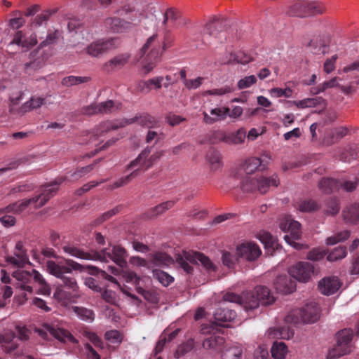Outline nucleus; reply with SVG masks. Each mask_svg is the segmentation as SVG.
Listing matches in <instances>:
<instances>
[{"mask_svg":"<svg viewBox=\"0 0 359 359\" xmlns=\"http://www.w3.org/2000/svg\"><path fill=\"white\" fill-rule=\"evenodd\" d=\"M46 270L50 274L60 279L62 282V284L60 287H57L55 292V294L60 298L71 300L79 296V287L72 274V271L82 272L85 270H87L90 275L99 276L104 280L115 283L124 294L131 296L129 292L121 287L115 278L94 266H83L73 259H63L57 262L53 260L47 261Z\"/></svg>","mask_w":359,"mask_h":359,"instance_id":"1","label":"nucleus"},{"mask_svg":"<svg viewBox=\"0 0 359 359\" xmlns=\"http://www.w3.org/2000/svg\"><path fill=\"white\" fill-rule=\"evenodd\" d=\"M164 29L162 44L158 39L157 34H154L147 40L140 50V55L142 57V69L144 74H149L156 66L160 61L163 51L172 46L173 37L167 28H164Z\"/></svg>","mask_w":359,"mask_h":359,"instance_id":"2","label":"nucleus"},{"mask_svg":"<svg viewBox=\"0 0 359 359\" xmlns=\"http://www.w3.org/2000/svg\"><path fill=\"white\" fill-rule=\"evenodd\" d=\"M225 302L243 305L246 311L257 309L260 304L266 306L275 302V297L266 286H256L253 290L246 292L242 296L227 292L223 297Z\"/></svg>","mask_w":359,"mask_h":359,"instance_id":"3","label":"nucleus"},{"mask_svg":"<svg viewBox=\"0 0 359 359\" xmlns=\"http://www.w3.org/2000/svg\"><path fill=\"white\" fill-rule=\"evenodd\" d=\"M66 180L67 177H60L51 183L42 185L40 187L39 194L32 198L25 199L20 202L9 205L6 208L7 212L20 214L29 205H32L35 208L42 207L50 198L55 195L60 184Z\"/></svg>","mask_w":359,"mask_h":359,"instance_id":"4","label":"nucleus"},{"mask_svg":"<svg viewBox=\"0 0 359 359\" xmlns=\"http://www.w3.org/2000/svg\"><path fill=\"white\" fill-rule=\"evenodd\" d=\"M13 276L18 281L17 287L29 293L33 292L32 283H36L39 286V292L48 296L50 294L51 289L43 276L36 270L31 271L17 269L13 272Z\"/></svg>","mask_w":359,"mask_h":359,"instance_id":"5","label":"nucleus"},{"mask_svg":"<svg viewBox=\"0 0 359 359\" xmlns=\"http://www.w3.org/2000/svg\"><path fill=\"white\" fill-rule=\"evenodd\" d=\"M135 122H137L140 126L148 128H154L157 124V121L154 117L148 114H144L139 116L126 119L123 123L111 121L102 122L93 129L92 135L95 139H98L111 130H117L126 125L132 124Z\"/></svg>","mask_w":359,"mask_h":359,"instance_id":"6","label":"nucleus"},{"mask_svg":"<svg viewBox=\"0 0 359 359\" xmlns=\"http://www.w3.org/2000/svg\"><path fill=\"white\" fill-rule=\"evenodd\" d=\"M236 176L240 179V187L244 192L259 191L263 194L267 192L271 186L277 187L279 184V180L276 175L270 177H252L249 175L243 173H237Z\"/></svg>","mask_w":359,"mask_h":359,"instance_id":"7","label":"nucleus"},{"mask_svg":"<svg viewBox=\"0 0 359 359\" xmlns=\"http://www.w3.org/2000/svg\"><path fill=\"white\" fill-rule=\"evenodd\" d=\"M176 262L187 273L193 272L191 264H198L199 263L208 273L217 271V266L208 257L198 252L184 250L177 255Z\"/></svg>","mask_w":359,"mask_h":359,"instance_id":"8","label":"nucleus"},{"mask_svg":"<svg viewBox=\"0 0 359 359\" xmlns=\"http://www.w3.org/2000/svg\"><path fill=\"white\" fill-rule=\"evenodd\" d=\"M320 318V307L314 302L306 304L301 309H293L285 316V321L288 324L313 323Z\"/></svg>","mask_w":359,"mask_h":359,"instance_id":"9","label":"nucleus"},{"mask_svg":"<svg viewBox=\"0 0 359 359\" xmlns=\"http://www.w3.org/2000/svg\"><path fill=\"white\" fill-rule=\"evenodd\" d=\"M325 9L320 2L299 0L290 4L287 13L291 16L304 18L322 14Z\"/></svg>","mask_w":359,"mask_h":359,"instance_id":"10","label":"nucleus"},{"mask_svg":"<svg viewBox=\"0 0 359 359\" xmlns=\"http://www.w3.org/2000/svg\"><path fill=\"white\" fill-rule=\"evenodd\" d=\"M97 254L100 258L95 259V260L100 262L111 260L121 268L125 267L127 264V251L120 245H114L112 248H104L100 252H97Z\"/></svg>","mask_w":359,"mask_h":359,"instance_id":"11","label":"nucleus"},{"mask_svg":"<svg viewBox=\"0 0 359 359\" xmlns=\"http://www.w3.org/2000/svg\"><path fill=\"white\" fill-rule=\"evenodd\" d=\"M301 224L297 221L291 219H286L280 224V228L284 232L288 233L284 236L285 241L295 249H302L303 245L297 243L295 241L299 240L302 235Z\"/></svg>","mask_w":359,"mask_h":359,"instance_id":"12","label":"nucleus"},{"mask_svg":"<svg viewBox=\"0 0 359 359\" xmlns=\"http://www.w3.org/2000/svg\"><path fill=\"white\" fill-rule=\"evenodd\" d=\"M36 331L44 339H48L50 335L63 342L76 343L77 341L69 331L48 323L44 324L42 328L37 329Z\"/></svg>","mask_w":359,"mask_h":359,"instance_id":"13","label":"nucleus"},{"mask_svg":"<svg viewBox=\"0 0 359 359\" xmlns=\"http://www.w3.org/2000/svg\"><path fill=\"white\" fill-rule=\"evenodd\" d=\"M342 81L340 77H334L329 81H326L323 83L319 84L317 86L312 87L310 92L313 95H318L322 92L325 91L328 88L338 87L346 95L352 94L355 92V88L354 83L359 85V79L355 81H351L348 86L340 85L339 82Z\"/></svg>","mask_w":359,"mask_h":359,"instance_id":"14","label":"nucleus"},{"mask_svg":"<svg viewBox=\"0 0 359 359\" xmlns=\"http://www.w3.org/2000/svg\"><path fill=\"white\" fill-rule=\"evenodd\" d=\"M128 20H126L117 16H110L104 20V26L110 32L123 33L132 28L133 22L137 20V18L131 15Z\"/></svg>","mask_w":359,"mask_h":359,"instance_id":"15","label":"nucleus"},{"mask_svg":"<svg viewBox=\"0 0 359 359\" xmlns=\"http://www.w3.org/2000/svg\"><path fill=\"white\" fill-rule=\"evenodd\" d=\"M358 185V180L355 182H340L332 178H323L318 184L319 189L325 194H330L340 188L344 189L347 191H353Z\"/></svg>","mask_w":359,"mask_h":359,"instance_id":"16","label":"nucleus"},{"mask_svg":"<svg viewBox=\"0 0 359 359\" xmlns=\"http://www.w3.org/2000/svg\"><path fill=\"white\" fill-rule=\"evenodd\" d=\"M114 47L115 44L113 39H99L87 46L85 50L90 56L99 57L109 50L114 49Z\"/></svg>","mask_w":359,"mask_h":359,"instance_id":"17","label":"nucleus"},{"mask_svg":"<svg viewBox=\"0 0 359 359\" xmlns=\"http://www.w3.org/2000/svg\"><path fill=\"white\" fill-rule=\"evenodd\" d=\"M313 273V266L307 262H299L289 269V273L299 282H307Z\"/></svg>","mask_w":359,"mask_h":359,"instance_id":"18","label":"nucleus"},{"mask_svg":"<svg viewBox=\"0 0 359 359\" xmlns=\"http://www.w3.org/2000/svg\"><path fill=\"white\" fill-rule=\"evenodd\" d=\"M262 254L259 247L252 243H243L236 248V256L239 259L255 261Z\"/></svg>","mask_w":359,"mask_h":359,"instance_id":"19","label":"nucleus"},{"mask_svg":"<svg viewBox=\"0 0 359 359\" xmlns=\"http://www.w3.org/2000/svg\"><path fill=\"white\" fill-rule=\"evenodd\" d=\"M346 331H339L337 335V344L331 349L327 355L328 359H334L339 358L344 355L348 354L352 351V344H344L342 337H348Z\"/></svg>","mask_w":359,"mask_h":359,"instance_id":"20","label":"nucleus"},{"mask_svg":"<svg viewBox=\"0 0 359 359\" xmlns=\"http://www.w3.org/2000/svg\"><path fill=\"white\" fill-rule=\"evenodd\" d=\"M37 43V37L36 34L32 33L27 34L22 30L17 31L13 37L12 41L8 46L17 45L22 49L29 50Z\"/></svg>","mask_w":359,"mask_h":359,"instance_id":"21","label":"nucleus"},{"mask_svg":"<svg viewBox=\"0 0 359 359\" xmlns=\"http://www.w3.org/2000/svg\"><path fill=\"white\" fill-rule=\"evenodd\" d=\"M224 22L216 19L206 24L202 41L205 45L212 43V38H217L218 34L224 29Z\"/></svg>","mask_w":359,"mask_h":359,"instance_id":"22","label":"nucleus"},{"mask_svg":"<svg viewBox=\"0 0 359 359\" xmlns=\"http://www.w3.org/2000/svg\"><path fill=\"white\" fill-rule=\"evenodd\" d=\"M114 102L112 100L100 102L99 104L93 103L81 108L82 114L92 116L95 114H109L114 111Z\"/></svg>","mask_w":359,"mask_h":359,"instance_id":"23","label":"nucleus"},{"mask_svg":"<svg viewBox=\"0 0 359 359\" xmlns=\"http://www.w3.org/2000/svg\"><path fill=\"white\" fill-rule=\"evenodd\" d=\"M6 262L18 268L23 267L29 262V257L26 250L24 248L23 243L18 241L13 252V256H8L6 259Z\"/></svg>","mask_w":359,"mask_h":359,"instance_id":"24","label":"nucleus"},{"mask_svg":"<svg viewBox=\"0 0 359 359\" xmlns=\"http://www.w3.org/2000/svg\"><path fill=\"white\" fill-rule=\"evenodd\" d=\"M226 302L224 300L222 305L216 309L214 313L215 322L212 323V326L215 324L216 325L225 327V325L222 324L223 323L231 322L236 317V311L233 309L226 306Z\"/></svg>","mask_w":359,"mask_h":359,"instance_id":"25","label":"nucleus"},{"mask_svg":"<svg viewBox=\"0 0 359 359\" xmlns=\"http://www.w3.org/2000/svg\"><path fill=\"white\" fill-rule=\"evenodd\" d=\"M225 339L223 337L219 335L217 332H213L212 334L205 337L203 341V347L206 350H210L214 353H219L223 350Z\"/></svg>","mask_w":359,"mask_h":359,"instance_id":"26","label":"nucleus"},{"mask_svg":"<svg viewBox=\"0 0 359 359\" xmlns=\"http://www.w3.org/2000/svg\"><path fill=\"white\" fill-rule=\"evenodd\" d=\"M273 285L276 291L283 294L292 293L296 288L295 281L286 274L277 276Z\"/></svg>","mask_w":359,"mask_h":359,"instance_id":"27","label":"nucleus"},{"mask_svg":"<svg viewBox=\"0 0 359 359\" xmlns=\"http://www.w3.org/2000/svg\"><path fill=\"white\" fill-rule=\"evenodd\" d=\"M62 249L65 253L81 259L95 260V259L100 258L99 255L97 254V252H85L71 243L64 244L62 246Z\"/></svg>","mask_w":359,"mask_h":359,"instance_id":"28","label":"nucleus"},{"mask_svg":"<svg viewBox=\"0 0 359 359\" xmlns=\"http://www.w3.org/2000/svg\"><path fill=\"white\" fill-rule=\"evenodd\" d=\"M210 115L203 112V121L207 124H212L215 122L224 121L229 113V108L227 107H217L212 109L210 111Z\"/></svg>","mask_w":359,"mask_h":359,"instance_id":"29","label":"nucleus"},{"mask_svg":"<svg viewBox=\"0 0 359 359\" xmlns=\"http://www.w3.org/2000/svg\"><path fill=\"white\" fill-rule=\"evenodd\" d=\"M340 287V283L337 277H327L322 279L318 283L320 292L325 295L335 293Z\"/></svg>","mask_w":359,"mask_h":359,"instance_id":"30","label":"nucleus"},{"mask_svg":"<svg viewBox=\"0 0 359 359\" xmlns=\"http://www.w3.org/2000/svg\"><path fill=\"white\" fill-rule=\"evenodd\" d=\"M259 168L264 170L266 166L262 164V161L259 158L251 157L248 158L241 166L237 173H243V175H250Z\"/></svg>","mask_w":359,"mask_h":359,"instance_id":"31","label":"nucleus"},{"mask_svg":"<svg viewBox=\"0 0 359 359\" xmlns=\"http://www.w3.org/2000/svg\"><path fill=\"white\" fill-rule=\"evenodd\" d=\"M151 151V147H147L142 152L138 155V156L132 161L127 166L126 170H133L136 168H140V170H142L144 172V169L147 166V158L149 156Z\"/></svg>","mask_w":359,"mask_h":359,"instance_id":"32","label":"nucleus"},{"mask_svg":"<svg viewBox=\"0 0 359 359\" xmlns=\"http://www.w3.org/2000/svg\"><path fill=\"white\" fill-rule=\"evenodd\" d=\"M130 57L128 53L118 55L106 62L104 67L108 71L120 69L128 63Z\"/></svg>","mask_w":359,"mask_h":359,"instance_id":"33","label":"nucleus"},{"mask_svg":"<svg viewBox=\"0 0 359 359\" xmlns=\"http://www.w3.org/2000/svg\"><path fill=\"white\" fill-rule=\"evenodd\" d=\"M150 264L158 266H169L173 263L172 258L165 252H156L149 255Z\"/></svg>","mask_w":359,"mask_h":359,"instance_id":"34","label":"nucleus"},{"mask_svg":"<svg viewBox=\"0 0 359 359\" xmlns=\"http://www.w3.org/2000/svg\"><path fill=\"white\" fill-rule=\"evenodd\" d=\"M57 8L48 9L42 11L40 14L37 15L32 21L31 26L33 28H36L40 26L46 25L50 18L55 14Z\"/></svg>","mask_w":359,"mask_h":359,"instance_id":"35","label":"nucleus"},{"mask_svg":"<svg viewBox=\"0 0 359 359\" xmlns=\"http://www.w3.org/2000/svg\"><path fill=\"white\" fill-rule=\"evenodd\" d=\"M246 131L243 128L238 130L235 133H226L224 143L227 144H238L244 142Z\"/></svg>","mask_w":359,"mask_h":359,"instance_id":"36","label":"nucleus"},{"mask_svg":"<svg viewBox=\"0 0 359 359\" xmlns=\"http://www.w3.org/2000/svg\"><path fill=\"white\" fill-rule=\"evenodd\" d=\"M206 160L209 163L211 170H217L222 168V155L219 151L211 149L206 155Z\"/></svg>","mask_w":359,"mask_h":359,"instance_id":"37","label":"nucleus"},{"mask_svg":"<svg viewBox=\"0 0 359 359\" xmlns=\"http://www.w3.org/2000/svg\"><path fill=\"white\" fill-rule=\"evenodd\" d=\"M344 220L348 222L359 223V203H355L343 211Z\"/></svg>","mask_w":359,"mask_h":359,"instance_id":"38","label":"nucleus"},{"mask_svg":"<svg viewBox=\"0 0 359 359\" xmlns=\"http://www.w3.org/2000/svg\"><path fill=\"white\" fill-rule=\"evenodd\" d=\"M122 276L126 283L135 285L136 286L137 292L146 297V294L148 292L138 286L140 278L136 274V273L131 271H123Z\"/></svg>","mask_w":359,"mask_h":359,"instance_id":"39","label":"nucleus"},{"mask_svg":"<svg viewBox=\"0 0 359 359\" xmlns=\"http://www.w3.org/2000/svg\"><path fill=\"white\" fill-rule=\"evenodd\" d=\"M34 52L30 53V57L32 59L30 62H26L24 65V71L26 74H30L33 72L38 70L43 67L44 65L43 58L37 57L34 58Z\"/></svg>","mask_w":359,"mask_h":359,"instance_id":"40","label":"nucleus"},{"mask_svg":"<svg viewBox=\"0 0 359 359\" xmlns=\"http://www.w3.org/2000/svg\"><path fill=\"white\" fill-rule=\"evenodd\" d=\"M296 106L298 108H306V107H314L317 106H320L321 107H325V100L321 97H318L315 98H306L302 100L294 102Z\"/></svg>","mask_w":359,"mask_h":359,"instance_id":"41","label":"nucleus"},{"mask_svg":"<svg viewBox=\"0 0 359 359\" xmlns=\"http://www.w3.org/2000/svg\"><path fill=\"white\" fill-rule=\"evenodd\" d=\"M243 348L240 346L225 347L222 351V359H241Z\"/></svg>","mask_w":359,"mask_h":359,"instance_id":"42","label":"nucleus"},{"mask_svg":"<svg viewBox=\"0 0 359 359\" xmlns=\"http://www.w3.org/2000/svg\"><path fill=\"white\" fill-rule=\"evenodd\" d=\"M294 207L297 210L302 212H311L319 208L318 204L311 199L301 200L296 203Z\"/></svg>","mask_w":359,"mask_h":359,"instance_id":"43","label":"nucleus"},{"mask_svg":"<svg viewBox=\"0 0 359 359\" xmlns=\"http://www.w3.org/2000/svg\"><path fill=\"white\" fill-rule=\"evenodd\" d=\"M140 168H136L129 175L121 177L119 180L116 181L111 184H109L107 187V190H114L115 189L119 188L124 185L128 184L133 178L136 177L139 175Z\"/></svg>","mask_w":359,"mask_h":359,"instance_id":"44","label":"nucleus"},{"mask_svg":"<svg viewBox=\"0 0 359 359\" xmlns=\"http://www.w3.org/2000/svg\"><path fill=\"white\" fill-rule=\"evenodd\" d=\"M45 103V99L41 97H32L21 107L23 112H27L31 110L38 109Z\"/></svg>","mask_w":359,"mask_h":359,"instance_id":"45","label":"nucleus"},{"mask_svg":"<svg viewBox=\"0 0 359 359\" xmlns=\"http://www.w3.org/2000/svg\"><path fill=\"white\" fill-rule=\"evenodd\" d=\"M271 355L276 359H283L287 352V347L283 342L276 341L271 347Z\"/></svg>","mask_w":359,"mask_h":359,"instance_id":"46","label":"nucleus"},{"mask_svg":"<svg viewBox=\"0 0 359 359\" xmlns=\"http://www.w3.org/2000/svg\"><path fill=\"white\" fill-rule=\"evenodd\" d=\"M177 19V12L173 10L172 8H168L166 10V11L163 13V20L161 23V25H158L160 27H163L164 28H168L169 27H171L175 20Z\"/></svg>","mask_w":359,"mask_h":359,"instance_id":"47","label":"nucleus"},{"mask_svg":"<svg viewBox=\"0 0 359 359\" xmlns=\"http://www.w3.org/2000/svg\"><path fill=\"white\" fill-rule=\"evenodd\" d=\"M152 272L154 278L163 286H168L174 281V278L163 271L154 269Z\"/></svg>","mask_w":359,"mask_h":359,"instance_id":"48","label":"nucleus"},{"mask_svg":"<svg viewBox=\"0 0 359 359\" xmlns=\"http://www.w3.org/2000/svg\"><path fill=\"white\" fill-rule=\"evenodd\" d=\"M74 312L83 320L92 322L94 320V312L84 307L74 306Z\"/></svg>","mask_w":359,"mask_h":359,"instance_id":"49","label":"nucleus"},{"mask_svg":"<svg viewBox=\"0 0 359 359\" xmlns=\"http://www.w3.org/2000/svg\"><path fill=\"white\" fill-rule=\"evenodd\" d=\"M90 81L89 76H69L62 79V84L65 86H72L74 85H79L83 83H87Z\"/></svg>","mask_w":359,"mask_h":359,"instance_id":"50","label":"nucleus"},{"mask_svg":"<svg viewBox=\"0 0 359 359\" xmlns=\"http://www.w3.org/2000/svg\"><path fill=\"white\" fill-rule=\"evenodd\" d=\"M175 204L173 201H168L166 202H163L154 208H151L149 212V217H156L162 213H163L165 210L170 209Z\"/></svg>","mask_w":359,"mask_h":359,"instance_id":"51","label":"nucleus"},{"mask_svg":"<svg viewBox=\"0 0 359 359\" xmlns=\"http://www.w3.org/2000/svg\"><path fill=\"white\" fill-rule=\"evenodd\" d=\"M346 248L344 246H339L332 250L327 255V259L330 262L337 261L343 259L346 256Z\"/></svg>","mask_w":359,"mask_h":359,"instance_id":"52","label":"nucleus"},{"mask_svg":"<svg viewBox=\"0 0 359 359\" xmlns=\"http://www.w3.org/2000/svg\"><path fill=\"white\" fill-rule=\"evenodd\" d=\"M235 90L234 86L231 85H225L220 88H215L205 91L206 95L222 96L226 94L233 93Z\"/></svg>","mask_w":359,"mask_h":359,"instance_id":"53","label":"nucleus"},{"mask_svg":"<svg viewBox=\"0 0 359 359\" xmlns=\"http://www.w3.org/2000/svg\"><path fill=\"white\" fill-rule=\"evenodd\" d=\"M350 236V233L348 231H344L339 233H337L336 236H332L330 237H328L326 240V243L327 245H334L339 241H343L346 240Z\"/></svg>","mask_w":359,"mask_h":359,"instance_id":"54","label":"nucleus"},{"mask_svg":"<svg viewBox=\"0 0 359 359\" xmlns=\"http://www.w3.org/2000/svg\"><path fill=\"white\" fill-rule=\"evenodd\" d=\"M222 263L224 266L231 269V268L233 267L236 262L238 261V259L236 255H233L229 252L224 251L222 253Z\"/></svg>","mask_w":359,"mask_h":359,"instance_id":"55","label":"nucleus"},{"mask_svg":"<svg viewBox=\"0 0 359 359\" xmlns=\"http://www.w3.org/2000/svg\"><path fill=\"white\" fill-rule=\"evenodd\" d=\"M257 78L255 75H250L241 79L238 82V88L240 90L250 88L256 83Z\"/></svg>","mask_w":359,"mask_h":359,"instance_id":"56","label":"nucleus"},{"mask_svg":"<svg viewBox=\"0 0 359 359\" xmlns=\"http://www.w3.org/2000/svg\"><path fill=\"white\" fill-rule=\"evenodd\" d=\"M94 168V164H90L85 167L78 168L75 172L71 175V179L72 180H77L84 176L85 175L90 172Z\"/></svg>","mask_w":359,"mask_h":359,"instance_id":"57","label":"nucleus"},{"mask_svg":"<svg viewBox=\"0 0 359 359\" xmlns=\"http://www.w3.org/2000/svg\"><path fill=\"white\" fill-rule=\"evenodd\" d=\"M58 39V32L57 31H54L48 34L45 40L41 41L39 46V48H42L43 47L53 45L57 43Z\"/></svg>","mask_w":359,"mask_h":359,"instance_id":"58","label":"nucleus"},{"mask_svg":"<svg viewBox=\"0 0 359 359\" xmlns=\"http://www.w3.org/2000/svg\"><path fill=\"white\" fill-rule=\"evenodd\" d=\"M107 182V180H102L100 181H91L86 184H84L83 187L79 188L76 190V194L78 196H81L84 193L90 191L92 188L98 186L100 184H102L104 182Z\"/></svg>","mask_w":359,"mask_h":359,"instance_id":"59","label":"nucleus"},{"mask_svg":"<svg viewBox=\"0 0 359 359\" xmlns=\"http://www.w3.org/2000/svg\"><path fill=\"white\" fill-rule=\"evenodd\" d=\"M225 137V132L222 130L213 131L209 137V140L211 144H216L220 142H224Z\"/></svg>","mask_w":359,"mask_h":359,"instance_id":"60","label":"nucleus"},{"mask_svg":"<svg viewBox=\"0 0 359 359\" xmlns=\"http://www.w3.org/2000/svg\"><path fill=\"white\" fill-rule=\"evenodd\" d=\"M85 285L97 292H102V287L98 283V281L93 277H87L84 280Z\"/></svg>","mask_w":359,"mask_h":359,"instance_id":"61","label":"nucleus"},{"mask_svg":"<svg viewBox=\"0 0 359 359\" xmlns=\"http://www.w3.org/2000/svg\"><path fill=\"white\" fill-rule=\"evenodd\" d=\"M270 93L271 95L276 97H290L292 95V90L290 88H286L285 89L274 88L271 89Z\"/></svg>","mask_w":359,"mask_h":359,"instance_id":"62","label":"nucleus"},{"mask_svg":"<svg viewBox=\"0 0 359 359\" xmlns=\"http://www.w3.org/2000/svg\"><path fill=\"white\" fill-rule=\"evenodd\" d=\"M105 339L111 343L120 344L122 341L121 333L117 330H110L105 333Z\"/></svg>","mask_w":359,"mask_h":359,"instance_id":"63","label":"nucleus"},{"mask_svg":"<svg viewBox=\"0 0 359 359\" xmlns=\"http://www.w3.org/2000/svg\"><path fill=\"white\" fill-rule=\"evenodd\" d=\"M18 13H19V12L16 11L13 14L15 17L9 20V26L13 29H19L25 23V20L24 18L21 16H17Z\"/></svg>","mask_w":359,"mask_h":359,"instance_id":"64","label":"nucleus"}]
</instances>
